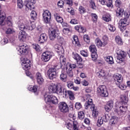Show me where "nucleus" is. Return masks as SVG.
Segmentation results:
<instances>
[{
  "instance_id": "obj_51",
  "label": "nucleus",
  "mask_w": 130,
  "mask_h": 130,
  "mask_svg": "<svg viewBox=\"0 0 130 130\" xmlns=\"http://www.w3.org/2000/svg\"><path fill=\"white\" fill-rule=\"evenodd\" d=\"M75 107L76 109H77L78 110H79L81 109L82 104H81V103H79V102L76 103Z\"/></svg>"
},
{
  "instance_id": "obj_43",
  "label": "nucleus",
  "mask_w": 130,
  "mask_h": 130,
  "mask_svg": "<svg viewBox=\"0 0 130 130\" xmlns=\"http://www.w3.org/2000/svg\"><path fill=\"white\" fill-rule=\"evenodd\" d=\"M89 3L91 8L93 9V10H96V5H95L94 0H90Z\"/></svg>"
},
{
  "instance_id": "obj_11",
  "label": "nucleus",
  "mask_w": 130,
  "mask_h": 130,
  "mask_svg": "<svg viewBox=\"0 0 130 130\" xmlns=\"http://www.w3.org/2000/svg\"><path fill=\"white\" fill-rule=\"evenodd\" d=\"M43 19L46 24H49L51 20V13L48 10H45L43 13Z\"/></svg>"
},
{
  "instance_id": "obj_8",
  "label": "nucleus",
  "mask_w": 130,
  "mask_h": 130,
  "mask_svg": "<svg viewBox=\"0 0 130 130\" xmlns=\"http://www.w3.org/2000/svg\"><path fill=\"white\" fill-rule=\"evenodd\" d=\"M52 56H54L53 52L49 51H46L42 54V59L43 61L46 62L49 61L51 58H52Z\"/></svg>"
},
{
  "instance_id": "obj_58",
  "label": "nucleus",
  "mask_w": 130,
  "mask_h": 130,
  "mask_svg": "<svg viewBox=\"0 0 130 130\" xmlns=\"http://www.w3.org/2000/svg\"><path fill=\"white\" fill-rule=\"evenodd\" d=\"M108 28L111 32H114V31L116 29L115 27H114L113 25L111 24H109L108 25Z\"/></svg>"
},
{
  "instance_id": "obj_24",
  "label": "nucleus",
  "mask_w": 130,
  "mask_h": 130,
  "mask_svg": "<svg viewBox=\"0 0 130 130\" xmlns=\"http://www.w3.org/2000/svg\"><path fill=\"white\" fill-rule=\"evenodd\" d=\"M60 80L62 82H67V79H68V75L64 71H62L60 75Z\"/></svg>"
},
{
  "instance_id": "obj_17",
  "label": "nucleus",
  "mask_w": 130,
  "mask_h": 130,
  "mask_svg": "<svg viewBox=\"0 0 130 130\" xmlns=\"http://www.w3.org/2000/svg\"><path fill=\"white\" fill-rule=\"evenodd\" d=\"M128 25L126 18L121 19L119 22V26L121 31H123L126 29V26Z\"/></svg>"
},
{
  "instance_id": "obj_16",
  "label": "nucleus",
  "mask_w": 130,
  "mask_h": 130,
  "mask_svg": "<svg viewBox=\"0 0 130 130\" xmlns=\"http://www.w3.org/2000/svg\"><path fill=\"white\" fill-rule=\"evenodd\" d=\"M47 75L50 80L55 79L56 78V69L54 68H50L47 72Z\"/></svg>"
},
{
  "instance_id": "obj_9",
  "label": "nucleus",
  "mask_w": 130,
  "mask_h": 130,
  "mask_svg": "<svg viewBox=\"0 0 130 130\" xmlns=\"http://www.w3.org/2000/svg\"><path fill=\"white\" fill-rule=\"evenodd\" d=\"M97 93L102 97H107L108 96V92L106 89L105 85H101L97 88Z\"/></svg>"
},
{
  "instance_id": "obj_23",
  "label": "nucleus",
  "mask_w": 130,
  "mask_h": 130,
  "mask_svg": "<svg viewBox=\"0 0 130 130\" xmlns=\"http://www.w3.org/2000/svg\"><path fill=\"white\" fill-rule=\"evenodd\" d=\"M124 12V10L121 8H117L116 11V16L118 18H121L122 16H123V13Z\"/></svg>"
},
{
  "instance_id": "obj_22",
  "label": "nucleus",
  "mask_w": 130,
  "mask_h": 130,
  "mask_svg": "<svg viewBox=\"0 0 130 130\" xmlns=\"http://www.w3.org/2000/svg\"><path fill=\"white\" fill-rule=\"evenodd\" d=\"M114 80L117 84L122 83V76L119 74H116L114 75Z\"/></svg>"
},
{
  "instance_id": "obj_21",
  "label": "nucleus",
  "mask_w": 130,
  "mask_h": 130,
  "mask_svg": "<svg viewBox=\"0 0 130 130\" xmlns=\"http://www.w3.org/2000/svg\"><path fill=\"white\" fill-rule=\"evenodd\" d=\"M36 79L39 85H41V84H43V82H44V79H43V77H42V75H41V73L38 72L36 75Z\"/></svg>"
},
{
  "instance_id": "obj_15",
  "label": "nucleus",
  "mask_w": 130,
  "mask_h": 130,
  "mask_svg": "<svg viewBox=\"0 0 130 130\" xmlns=\"http://www.w3.org/2000/svg\"><path fill=\"white\" fill-rule=\"evenodd\" d=\"M89 50L91 52V58L92 60H96L98 55H97V49H96V46L94 45H91L89 46Z\"/></svg>"
},
{
  "instance_id": "obj_41",
  "label": "nucleus",
  "mask_w": 130,
  "mask_h": 130,
  "mask_svg": "<svg viewBox=\"0 0 130 130\" xmlns=\"http://www.w3.org/2000/svg\"><path fill=\"white\" fill-rule=\"evenodd\" d=\"M115 41L117 44L121 45L122 44V40L119 36H116L115 38Z\"/></svg>"
},
{
  "instance_id": "obj_61",
  "label": "nucleus",
  "mask_w": 130,
  "mask_h": 130,
  "mask_svg": "<svg viewBox=\"0 0 130 130\" xmlns=\"http://www.w3.org/2000/svg\"><path fill=\"white\" fill-rule=\"evenodd\" d=\"M107 105L109 106L112 109L113 108V101H110L107 103Z\"/></svg>"
},
{
  "instance_id": "obj_55",
  "label": "nucleus",
  "mask_w": 130,
  "mask_h": 130,
  "mask_svg": "<svg viewBox=\"0 0 130 130\" xmlns=\"http://www.w3.org/2000/svg\"><path fill=\"white\" fill-rule=\"evenodd\" d=\"M84 40L85 42L87 43H90V38L87 35H85L83 37Z\"/></svg>"
},
{
  "instance_id": "obj_14",
  "label": "nucleus",
  "mask_w": 130,
  "mask_h": 130,
  "mask_svg": "<svg viewBox=\"0 0 130 130\" xmlns=\"http://www.w3.org/2000/svg\"><path fill=\"white\" fill-rule=\"evenodd\" d=\"M49 36L50 40H54L58 36V30L56 29L50 28L49 29Z\"/></svg>"
},
{
  "instance_id": "obj_3",
  "label": "nucleus",
  "mask_w": 130,
  "mask_h": 130,
  "mask_svg": "<svg viewBox=\"0 0 130 130\" xmlns=\"http://www.w3.org/2000/svg\"><path fill=\"white\" fill-rule=\"evenodd\" d=\"M0 25L1 26H5V25H7L9 26H13L12 17L9 16L6 18V13L2 10H0Z\"/></svg>"
},
{
  "instance_id": "obj_59",
  "label": "nucleus",
  "mask_w": 130,
  "mask_h": 130,
  "mask_svg": "<svg viewBox=\"0 0 130 130\" xmlns=\"http://www.w3.org/2000/svg\"><path fill=\"white\" fill-rule=\"evenodd\" d=\"M80 53L81 54V55H82L83 56H84V57H88V52L85 50H82L80 51Z\"/></svg>"
},
{
  "instance_id": "obj_36",
  "label": "nucleus",
  "mask_w": 130,
  "mask_h": 130,
  "mask_svg": "<svg viewBox=\"0 0 130 130\" xmlns=\"http://www.w3.org/2000/svg\"><path fill=\"white\" fill-rule=\"evenodd\" d=\"M73 58L75 59L77 62L79 61H80V62H81V61H83V59H82V57H81V56H80L78 54H75L73 55Z\"/></svg>"
},
{
  "instance_id": "obj_4",
  "label": "nucleus",
  "mask_w": 130,
  "mask_h": 130,
  "mask_svg": "<svg viewBox=\"0 0 130 130\" xmlns=\"http://www.w3.org/2000/svg\"><path fill=\"white\" fill-rule=\"evenodd\" d=\"M21 63H22V68L24 71H26V75L27 77H29L30 78V79H33V76L32 75H31V73L28 71V70H29L30 68H31V66H30V63L31 62L30 61V60L26 57H22L21 58Z\"/></svg>"
},
{
  "instance_id": "obj_19",
  "label": "nucleus",
  "mask_w": 130,
  "mask_h": 130,
  "mask_svg": "<svg viewBox=\"0 0 130 130\" xmlns=\"http://www.w3.org/2000/svg\"><path fill=\"white\" fill-rule=\"evenodd\" d=\"M27 2L25 5V11H28L29 10L34 9V4L36 3L35 0H26Z\"/></svg>"
},
{
  "instance_id": "obj_62",
  "label": "nucleus",
  "mask_w": 130,
  "mask_h": 130,
  "mask_svg": "<svg viewBox=\"0 0 130 130\" xmlns=\"http://www.w3.org/2000/svg\"><path fill=\"white\" fill-rule=\"evenodd\" d=\"M70 23L73 24H78L79 21L76 19H73L71 20Z\"/></svg>"
},
{
  "instance_id": "obj_25",
  "label": "nucleus",
  "mask_w": 130,
  "mask_h": 130,
  "mask_svg": "<svg viewBox=\"0 0 130 130\" xmlns=\"http://www.w3.org/2000/svg\"><path fill=\"white\" fill-rule=\"evenodd\" d=\"M46 40H47V35L46 34H42L40 35L38 41L39 43H44Z\"/></svg>"
},
{
  "instance_id": "obj_35",
  "label": "nucleus",
  "mask_w": 130,
  "mask_h": 130,
  "mask_svg": "<svg viewBox=\"0 0 130 130\" xmlns=\"http://www.w3.org/2000/svg\"><path fill=\"white\" fill-rule=\"evenodd\" d=\"M55 49H56L57 52H61L62 51L63 49L62 47L60 46V45H58L57 44H55L54 46Z\"/></svg>"
},
{
  "instance_id": "obj_12",
  "label": "nucleus",
  "mask_w": 130,
  "mask_h": 130,
  "mask_svg": "<svg viewBox=\"0 0 130 130\" xmlns=\"http://www.w3.org/2000/svg\"><path fill=\"white\" fill-rule=\"evenodd\" d=\"M58 109L60 112L62 113L69 112V106H68V104L66 102H62L59 103L58 104Z\"/></svg>"
},
{
  "instance_id": "obj_49",
  "label": "nucleus",
  "mask_w": 130,
  "mask_h": 130,
  "mask_svg": "<svg viewBox=\"0 0 130 130\" xmlns=\"http://www.w3.org/2000/svg\"><path fill=\"white\" fill-rule=\"evenodd\" d=\"M97 124L98 126H100L102 124H103V119L102 117H99Z\"/></svg>"
},
{
  "instance_id": "obj_31",
  "label": "nucleus",
  "mask_w": 130,
  "mask_h": 130,
  "mask_svg": "<svg viewBox=\"0 0 130 130\" xmlns=\"http://www.w3.org/2000/svg\"><path fill=\"white\" fill-rule=\"evenodd\" d=\"M103 20L105 22H110L111 21V16L110 14L107 13L105 16L103 17Z\"/></svg>"
},
{
  "instance_id": "obj_33",
  "label": "nucleus",
  "mask_w": 130,
  "mask_h": 130,
  "mask_svg": "<svg viewBox=\"0 0 130 130\" xmlns=\"http://www.w3.org/2000/svg\"><path fill=\"white\" fill-rule=\"evenodd\" d=\"M105 60L106 61H107V62H108L110 64H113L114 63V61H113V57H112V56H107L105 58Z\"/></svg>"
},
{
  "instance_id": "obj_63",
  "label": "nucleus",
  "mask_w": 130,
  "mask_h": 130,
  "mask_svg": "<svg viewBox=\"0 0 130 130\" xmlns=\"http://www.w3.org/2000/svg\"><path fill=\"white\" fill-rule=\"evenodd\" d=\"M84 122L85 123V124H87V125H89L90 124V119L88 118H85L84 120Z\"/></svg>"
},
{
  "instance_id": "obj_53",
  "label": "nucleus",
  "mask_w": 130,
  "mask_h": 130,
  "mask_svg": "<svg viewBox=\"0 0 130 130\" xmlns=\"http://www.w3.org/2000/svg\"><path fill=\"white\" fill-rule=\"evenodd\" d=\"M32 48L35 49L37 51H40V46L37 44H32Z\"/></svg>"
},
{
  "instance_id": "obj_60",
  "label": "nucleus",
  "mask_w": 130,
  "mask_h": 130,
  "mask_svg": "<svg viewBox=\"0 0 130 130\" xmlns=\"http://www.w3.org/2000/svg\"><path fill=\"white\" fill-rule=\"evenodd\" d=\"M63 1L67 5H69V6H73V0H63Z\"/></svg>"
},
{
  "instance_id": "obj_45",
  "label": "nucleus",
  "mask_w": 130,
  "mask_h": 130,
  "mask_svg": "<svg viewBox=\"0 0 130 130\" xmlns=\"http://www.w3.org/2000/svg\"><path fill=\"white\" fill-rule=\"evenodd\" d=\"M67 11L68 12V13H70L71 15H72V16L75 15V10L73 8L70 7V8H67Z\"/></svg>"
},
{
  "instance_id": "obj_40",
  "label": "nucleus",
  "mask_w": 130,
  "mask_h": 130,
  "mask_svg": "<svg viewBox=\"0 0 130 130\" xmlns=\"http://www.w3.org/2000/svg\"><path fill=\"white\" fill-rule=\"evenodd\" d=\"M96 75L99 78H101V77H104L105 76V72H104V70H101L96 73Z\"/></svg>"
},
{
  "instance_id": "obj_56",
  "label": "nucleus",
  "mask_w": 130,
  "mask_h": 130,
  "mask_svg": "<svg viewBox=\"0 0 130 130\" xmlns=\"http://www.w3.org/2000/svg\"><path fill=\"white\" fill-rule=\"evenodd\" d=\"M60 62L62 66L66 65V59H64L62 56L60 57Z\"/></svg>"
},
{
  "instance_id": "obj_64",
  "label": "nucleus",
  "mask_w": 130,
  "mask_h": 130,
  "mask_svg": "<svg viewBox=\"0 0 130 130\" xmlns=\"http://www.w3.org/2000/svg\"><path fill=\"white\" fill-rule=\"evenodd\" d=\"M57 5L59 8H62L63 7V1H59L57 3Z\"/></svg>"
},
{
  "instance_id": "obj_13",
  "label": "nucleus",
  "mask_w": 130,
  "mask_h": 130,
  "mask_svg": "<svg viewBox=\"0 0 130 130\" xmlns=\"http://www.w3.org/2000/svg\"><path fill=\"white\" fill-rule=\"evenodd\" d=\"M76 68H77V65H76V64L67 63L66 66V72L69 77H73V69H76Z\"/></svg>"
},
{
  "instance_id": "obj_18",
  "label": "nucleus",
  "mask_w": 130,
  "mask_h": 130,
  "mask_svg": "<svg viewBox=\"0 0 130 130\" xmlns=\"http://www.w3.org/2000/svg\"><path fill=\"white\" fill-rule=\"evenodd\" d=\"M66 126L68 129L70 130H79V127H78V123L76 122H68L66 123Z\"/></svg>"
},
{
  "instance_id": "obj_32",
  "label": "nucleus",
  "mask_w": 130,
  "mask_h": 130,
  "mask_svg": "<svg viewBox=\"0 0 130 130\" xmlns=\"http://www.w3.org/2000/svg\"><path fill=\"white\" fill-rule=\"evenodd\" d=\"M95 43L96 44V46H98V47H104L102 41H101V40H100V39L99 38H96L95 39Z\"/></svg>"
},
{
  "instance_id": "obj_37",
  "label": "nucleus",
  "mask_w": 130,
  "mask_h": 130,
  "mask_svg": "<svg viewBox=\"0 0 130 130\" xmlns=\"http://www.w3.org/2000/svg\"><path fill=\"white\" fill-rule=\"evenodd\" d=\"M24 7V3L22 0H17V8L21 10Z\"/></svg>"
},
{
  "instance_id": "obj_48",
  "label": "nucleus",
  "mask_w": 130,
  "mask_h": 130,
  "mask_svg": "<svg viewBox=\"0 0 130 130\" xmlns=\"http://www.w3.org/2000/svg\"><path fill=\"white\" fill-rule=\"evenodd\" d=\"M8 42H9V40L7 38H4L2 39L0 42L1 45H6V44H8Z\"/></svg>"
},
{
  "instance_id": "obj_39",
  "label": "nucleus",
  "mask_w": 130,
  "mask_h": 130,
  "mask_svg": "<svg viewBox=\"0 0 130 130\" xmlns=\"http://www.w3.org/2000/svg\"><path fill=\"white\" fill-rule=\"evenodd\" d=\"M37 17V13L35 11H32L30 13V18L31 20H36Z\"/></svg>"
},
{
  "instance_id": "obj_27",
  "label": "nucleus",
  "mask_w": 130,
  "mask_h": 130,
  "mask_svg": "<svg viewBox=\"0 0 130 130\" xmlns=\"http://www.w3.org/2000/svg\"><path fill=\"white\" fill-rule=\"evenodd\" d=\"M118 122V117L113 116L110 120V123L111 125H115Z\"/></svg>"
},
{
  "instance_id": "obj_30",
  "label": "nucleus",
  "mask_w": 130,
  "mask_h": 130,
  "mask_svg": "<svg viewBox=\"0 0 130 130\" xmlns=\"http://www.w3.org/2000/svg\"><path fill=\"white\" fill-rule=\"evenodd\" d=\"M73 44L76 45V46H80V45H81L80 44V42H79V39L78 38V36H74Z\"/></svg>"
},
{
  "instance_id": "obj_44",
  "label": "nucleus",
  "mask_w": 130,
  "mask_h": 130,
  "mask_svg": "<svg viewBox=\"0 0 130 130\" xmlns=\"http://www.w3.org/2000/svg\"><path fill=\"white\" fill-rule=\"evenodd\" d=\"M67 86L69 89H73L74 88V83L72 81H68L67 82Z\"/></svg>"
},
{
  "instance_id": "obj_26",
  "label": "nucleus",
  "mask_w": 130,
  "mask_h": 130,
  "mask_svg": "<svg viewBox=\"0 0 130 130\" xmlns=\"http://www.w3.org/2000/svg\"><path fill=\"white\" fill-rule=\"evenodd\" d=\"M55 93H56L58 95H63V89H62L61 86L57 85Z\"/></svg>"
},
{
  "instance_id": "obj_54",
  "label": "nucleus",
  "mask_w": 130,
  "mask_h": 130,
  "mask_svg": "<svg viewBox=\"0 0 130 130\" xmlns=\"http://www.w3.org/2000/svg\"><path fill=\"white\" fill-rule=\"evenodd\" d=\"M79 11L81 14H85V13H86V9L82 6L79 7Z\"/></svg>"
},
{
  "instance_id": "obj_52",
  "label": "nucleus",
  "mask_w": 130,
  "mask_h": 130,
  "mask_svg": "<svg viewBox=\"0 0 130 130\" xmlns=\"http://www.w3.org/2000/svg\"><path fill=\"white\" fill-rule=\"evenodd\" d=\"M115 6L116 7H117L118 8H121V1H120V0H116L115 1Z\"/></svg>"
},
{
  "instance_id": "obj_29",
  "label": "nucleus",
  "mask_w": 130,
  "mask_h": 130,
  "mask_svg": "<svg viewBox=\"0 0 130 130\" xmlns=\"http://www.w3.org/2000/svg\"><path fill=\"white\" fill-rule=\"evenodd\" d=\"M54 16L58 23H62L63 22V19H62V17H60L59 16V14L57 13H55L54 14Z\"/></svg>"
},
{
  "instance_id": "obj_6",
  "label": "nucleus",
  "mask_w": 130,
  "mask_h": 130,
  "mask_svg": "<svg viewBox=\"0 0 130 130\" xmlns=\"http://www.w3.org/2000/svg\"><path fill=\"white\" fill-rule=\"evenodd\" d=\"M44 98L45 99V101L47 104H50V103H52V104H58V100L56 96L50 94L49 93H46L44 95Z\"/></svg>"
},
{
  "instance_id": "obj_2",
  "label": "nucleus",
  "mask_w": 130,
  "mask_h": 130,
  "mask_svg": "<svg viewBox=\"0 0 130 130\" xmlns=\"http://www.w3.org/2000/svg\"><path fill=\"white\" fill-rule=\"evenodd\" d=\"M87 101L86 102L84 107L86 109H88L89 107H90L91 110L92 111V117L93 118H96L99 115V112L97 107H95V105L93 104V100L91 99H87Z\"/></svg>"
},
{
  "instance_id": "obj_57",
  "label": "nucleus",
  "mask_w": 130,
  "mask_h": 130,
  "mask_svg": "<svg viewBox=\"0 0 130 130\" xmlns=\"http://www.w3.org/2000/svg\"><path fill=\"white\" fill-rule=\"evenodd\" d=\"M15 33V30L13 28H9L6 31V34H13Z\"/></svg>"
},
{
  "instance_id": "obj_42",
  "label": "nucleus",
  "mask_w": 130,
  "mask_h": 130,
  "mask_svg": "<svg viewBox=\"0 0 130 130\" xmlns=\"http://www.w3.org/2000/svg\"><path fill=\"white\" fill-rule=\"evenodd\" d=\"M78 118L79 119H84L85 118V113L83 111H80L78 112Z\"/></svg>"
},
{
  "instance_id": "obj_10",
  "label": "nucleus",
  "mask_w": 130,
  "mask_h": 130,
  "mask_svg": "<svg viewBox=\"0 0 130 130\" xmlns=\"http://www.w3.org/2000/svg\"><path fill=\"white\" fill-rule=\"evenodd\" d=\"M17 50L19 55H26L28 53V46L26 44L18 47Z\"/></svg>"
},
{
  "instance_id": "obj_46",
  "label": "nucleus",
  "mask_w": 130,
  "mask_h": 130,
  "mask_svg": "<svg viewBox=\"0 0 130 130\" xmlns=\"http://www.w3.org/2000/svg\"><path fill=\"white\" fill-rule=\"evenodd\" d=\"M103 119L105 122H107L109 120V115L107 114H104L103 116Z\"/></svg>"
},
{
  "instance_id": "obj_47",
  "label": "nucleus",
  "mask_w": 130,
  "mask_h": 130,
  "mask_svg": "<svg viewBox=\"0 0 130 130\" xmlns=\"http://www.w3.org/2000/svg\"><path fill=\"white\" fill-rule=\"evenodd\" d=\"M116 85L118 86V87H119L120 89H121V90H125V89H126V86L123 84H121V83H116Z\"/></svg>"
},
{
  "instance_id": "obj_1",
  "label": "nucleus",
  "mask_w": 130,
  "mask_h": 130,
  "mask_svg": "<svg viewBox=\"0 0 130 130\" xmlns=\"http://www.w3.org/2000/svg\"><path fill=\"white\" fill-rule=\"evenodd\" d=\"M19 20L18 25L20 31L18 34V38L20 41L24 42L27 37L25 31H32L36 28V25L34 22L27 20L24 17H19Z\"/></svg>"
},
{
  "instance_id": "obj_20",
  "label": "nucleus",
  "mask_w": 130,
  "mask_h": 130,
  "mask_svg": "<svg viewBox=\"0 0 130 130\" xmlns=\"http://www.w3.org/2000/svg\"><path fill=\"white\" fill-rule=\"evenodd\" d=\"M63 95H64L65 97L69 96L70 100H74L75 99V94L71 90H67V89L63 88Z\"/></svg>"
},
{
  "instance_id": "obj_5",
  "label": "nucleus",
  "mask_w": 130,
  "mask_h": 130,
  "mask_svg": "<svg viewBox=\"0 0 130 130\" xmlns=\"http://www.w3.org/2000/svg\"><path fill=\"white\" fill-rule=\"evenodd\" d=\"M121 105V103L118 102H116L115 112H116L120 116H122V115L125 114V112L127 110V106H126V102H125V106H123V104H122V106Z\"/></svg>"
},
{
  "instance_id": "obj_34",
  "label": "nucleus",
  "mask_w": 130,
  "mask_h": 130,
  "mask_svg": "<svg viewBox=\"0 0 130 130\" xmlns=\"http://www.w3.org/2000/svg\"><path fill=\"white\" fill-rule=\"evenodd\" d=\"M108 37L106 36H104L102 40L104 47L108 44Z\"/></svg>"
},
{
  "instance_id": "obj_28",
  "label": "nucleus",
  "mask_w": 130,
  "mask_h": 130,
  "mask_svg": "<svg viewBox=\"0 0 130 130\" xmlns=\"http://www.w3.org/2000/svg\"><path fill=\"white\" fill-rule=\"evenodd\" d=\"M56 85H55L54 84H51L49 87H48V90L50 92V93H55V90L56 89Z\"/></svg>"
},
{
  "instance_id": "obj_50",
  "label": "nucleus",
  "mask_w": 130,
  "mask_h": 130,
  "mask_svg": "<svg viewBox=\"0 0 130 130\" xmlns=\"http://www.w3.org/2000/svg\"><path fill=\"white\" fill-rule=\"evenodd\" d=\"M91 17L93 22H97V19H98V16H97V15H96V14L92 13Z\"/></svg>"
},
{
  "instance_id": "obj_7",
  "label": "nucleus",
  "mask_w": 130,
  "mask_h": 130,
  "mask_svg": "<svg viewBox=\"0 0 130 130\" xmlns=\"http://www.w3.org/2000/svg\"><path fill=\"white\" fill-rule=\"evenodd\" d=\"M116 54H117L116 62L118 63L124 62L125 56H126V53L121 50H118L116 51Z\"/></svg>"
},
{
  "instance_id": "obj_38",
  "label": "nucleus",
  "mask_w": 130,
  "mask_h": 130,
  "mask_svg": "<svg viewBox=\"0 0 130 130\" xmlns=\"http://www.w3.org/2000/svg\"><path fill=\"white\" fill-rule=\"evenodd\" d=\"M28 90L31 92L35 93V92L37 91V86L30 85L28 87Z\"/></svg>"
}]
</instances>
